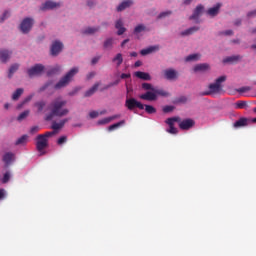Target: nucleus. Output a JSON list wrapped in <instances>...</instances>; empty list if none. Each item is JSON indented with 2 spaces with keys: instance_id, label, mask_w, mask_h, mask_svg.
<instances>
[{
  "instance_id": "f257e3e1",
  "label": "nucleus",
  "mask_w": 256,
  "mask_h": 256,
  "mask_svg": "<svg viewBox=\"0 0 256 256\" xmlns=\"http://www.w3.org/2000/svg\"><path fill=\"white\" fill-rule=\"evenodd\" d=\"M67 105V100L57 97L51 101L48 106L50 113L46 114L45 121H52L53 117H65L69 115V109L64 108Z\"/></svg>"
},
{
  "instance_id": "f03ea898",
  "label": "nucleus",
  "mask_w": 256,
  "mask_h": 256,
  "mask_svg": "<svg viewBox=\"0 0 256 256\" xmlns=\"http://www.w3.org/2000/svg\"><path fill=\"white\" fill-rule=\"evenodd\" d=\"M55 131L52 132H46L44 134H39L36 137V149L41 155H45V152L43 150L47 149L49 146V137H53L55 135Z\"/></svg>"
},
{
  "instance_id": "7ed1b4c3",
  "label": "nucleus",
  "mask_w": 256,
  "mask_h": 256,
  "mask_svg": "<svg viewBox=\"0 0 256 256\" xmlns=\"http://www.w3.org/2000/svg\"><path fill=\"white\" fill-rule=\"evenodd\" d=\"M227 81V76H220L215 80V83L209 84L208 91L202 92V96L207 95H217L220 91H223V85L221 83H225Z\"/></svg>"
},
{
  "instance_id": "20e7f679",
  "label": "nucleus",
  "mask_w": 256,
  "mask_h": 256,
  "mask_svg": "<svg viewBox=\"0 0 256 256\" xmlns=\"http://www.w3.org/2000/svg\"><path fill=\"white\" fill-rule=\"evenodd\" d=\"M139 97L143 101H157V97H171V93L163 89L155 88L154 92H145Z\"/></svg>"
},
{
  "instance_id": "39448f33",
  "label": "nucleus",
  "mask_w": 256,
  "mask_h": 256,
  "mask_svg": "<svg viewBox=\"0 0 256 256\" xmlns=\"http://www.w3.org/2000/svg\"><path fill=\"white\" fill-rule=\"evenodd\" d=\"M79 73V67H73L69 70V72L66 73L65 76H63L59 82L54 86L55 89H63V87H67L69 83L73 80V77H75Z\"/></svg>"
},
{
  "instance_id": "423d86ee",
  "label": "nucleus",
  "mask_w": 256,
  "mask_h": 256,
  "mask_svg": "<svg viewBox=\"0 0 256 256\" xmlns=\"http://www.w3.org/2000/svg\"><path fill=\"white\" fill-rule=\"evenodd\" d=\"M125 107L128 111H134L135 109H140V110L145 109V105L137 101V99L135 98H127L125 101Z\"/></svg>"
},
{
  "instance_id": "0eeeda50",
  "label": "nucleus",
  "mask_w": 256,
  "mask_h": 256,
  "mask_svg": "<svg viewBox=\"0 0 256 256\" xmlns=\"http://www.w3.org/2000/svg\"><path fill=\"white\" fill-rule=\"evenodd\" d=\"M34 23L35 20H33V18H24L20 24V31L25 34L29 33V31H31L33 28Z\"/></svg>"
},
{
  "instance_id": "6e6552de",
  "label": "nucleus",
  "mask_w": 256,
  "mask_h": 256,
  "mask_svg": "<svg viewBox=\"0 0 256 256\" xmlns=\"http://www.w3.org/2000/svg\"><path fill=\"white\" fill-rule=\"evenodd\" d=\"M43 71H45V66H43V64H35L27 70V74L29 77H37L41 75Z\"/></svg>"
},
{
  "instance_id": "1a4fd4ad",
  "label": "nucleus",
  "mask_w": 256,
  "mask_h": 256,
  "mask_svg": "<svg viewBox=\"0 0 256 256\" xmlns=\"http://www.w3.org/2000/svg\"><path fill=\"white\" fill-rule=\"evenodd\" d=\"M179 123V127L180 129H182V131H189V129H192V127L195 126V120L191 119V118H187L178 122Z\"/></svg>"
},
{
  "instance_id": "9d476101",
  "label": "nucleus",
  "mask_w": 256,
  "mask_h": 256,
  "mask_svg": "<svg viewBox=\"0 0 256 256\" xmlns=\"http://www.w3.org/2000/svg\"><path fill=\"white\" fill-rule=\"evenodd\" d=\"M61 51H63V43L58 40L54 41L50 48L51 55L57 57Z\"/></svg>"
},
{
  "instance_id": "9b49d317",
  "label": "nucleus",
  "mask_w": 256,
  "mask_h": 256,
  "mask_svg": "<svg viewBox=\"0 0 256 256\" xmlns=\"http://www.w3.org/2000/svg\"><path fill=\"white\" fill-rule=\"evenodd\" d=\"M164 77L168 81H174L175 79H177L179 77V72H177V70H175L173 68H169V69L164 70Z\"/></svg>"
},
{
  "instance_id": "f8f14e48",
  "label": "nucleus",
  "mask_w": 256,
  "mask_h": 256,
  "mask_svg": "<svg viewBox=\"0 0 256 256\" xmlns=\"http://www.w3.org/2000/svg\"><path fill=\"white\" fill-rule=\"evenodd\" d=\"M57 7H61V3L53 2V1H46L42 6L40 7L41 11H49L52 9H57Z\"/></svg>"
},
{
  "instance_id": "ddd939ff",
  "label": "nucleus",
  "mask_w": 256,
  "mask_h": 256,
  "mask_svg": "<svg viewBox=\"0 0 256 256\" xmlns=\"http://www.w3.org/2000/svg\"><path fill=\"white\" fill-rule=\"evenodd\" d=\"M250 124H251V119L242 117L233 124V127H235V129H239V127H247V125H250Z\"/></svg>"
},
{
  "instance_id": "4468645a",
  "label": "nucleus",
  "mask_w": 256,
  "mask_h": 256,
  "mask_svg": "<svg viewBox=\"0 0 256 256\" xmlns=\"http://www.w3.org/2000/svg\"><path fill=\"white\" fill-rule=\"evenodd\" d=\"M205 9V7H203V5H198L196 8H195V10H194V12H193V14L190 16V18H189V20L190 21H193V20H195V19H199V17L201 16V13H203V10Z\"/></svg>"
},
{
  "instance_id": "2eb2a0df",
  "label": "nucleus",
  "mask_w": 256,
  "mask_h": 256,
  "mask_svg": "<svg viewBox=\"0 0 256 256\" xmlns=\"http://www.w3.org/2000/svg\"><path fill=\"white\" fill-rule=\"evenodd\" d=\"M157 51H159V45L149 46V47L146 48V49H142V50L140 51V54H141L142 56L151 55V53H155V52H157Z\"/></svg>"
},
{
  "instance_id": "dca6fc26",
  "label": "nucleus",
  "mask_w": 256,
  "mask_h": 256,
  "mask_svg": "<svg viewBox=\"0 0 256 256\" xmlns=\"http://www.w3.org/2000/svg\"><path fill=\"white\" fill-rule=\"evenodd\" d=\"M219 9H221V3L216 4V6L207 10V15L210 17H217L219 15Z\"/></svg>"
},
{
  "instance_id": "f3484780",
  "label": "nucleus",
  "mask_w": 256,
  "mask_h": 256,
  "mask_svg": "<svg viewBox=\"0 0 256 256\" xmlns=\"http://www.w3.org/2000/svg\"><path fill=\"white\" fill-rule=\"evenodd\" d=\"M11 55H12L11 51L1 50L0 51V61H2V63H7V61H9V59H11Z\"/></svg>"
},
{
  "instance_id": "a211bd4d",
  "label": "nucleus",
  "mask_w": 256,
  "mask_h": 256,
  "mask_svg": "<svg viewBox=\"0 0 256 256\" xmlns=\"http://www.w3.org/2000/svg\"><path fill=\"white\" fill-rule=\"evenodd\" d=\"M67 121H69L68 118L61 120L59 123L54 122V123H52L51 129H53L54 132L59 131V129H63V127H65V123H67Z\"/></svg>"
},
{
  "instance_id": "6ab92c4d",
  "label": "nucleus",
  "mask_w": 256,
  "mask_h": 256,
  "mask_svg": "<svg viewBox=\"0 0 256 256\" xmlns=\"http://www.w3.org/2000/svg\"><path fill=\"white\" fill-rule=\"evenodd\" d=\"M134 75L138 79H142V81H151V75L147 72L137 71V72H135Z\"/></svg>"
},
{
  "instance_id": "aec40b11",
  "label": "nucleus",
  "mask_w": 256,
  "mask_h": 256,
  "mask_svg": "<svg viewBox=\"0 0 256 256\" xmlns=\"http://www.w3.org/2000/svg\"><path fill=\"white\" fill-rule=\"evenodd\" d=\"M115 29H118L117 35H123L127 29L123 26V20L119 19L115 23Z\"/></svg>"
},
{
  "instance_id": "412c9836",
  "label": "nucleus",
  "mask_w": 256,
  "mask_h": 256,
  "mask_svg": "<svg viewBox=\"0 0 256 256\" xmlns=\"http://www.w3.org/2000/svg\"><path fill=\"white\" fill-rule=\"evenodd\" d=\"M101 83L96 82L89 90H87L84 94V97H91L92 95H95V92L97 89H99V86Z\"/></svg>"
},
{
  "instance_id": "4be33fe9",
  "label": "nucleus",
  "mask_w": 256,
  "mask_h": 256,
  "mask_svg": "<svg viewBox=\"0 0 256 256\" xmlns=\"http://www.w3.org/2000/svg\"><path fill=\"white\" fill-rule=\"evenodd\" d=\"M241 55L228 56L223 59V63H237V61H241Z\"/></svg>"
},
{
  "instance_id": "5701e85b",
  "label": "nucleus",
  "mask_w": 256,
  "mask_h": 256,
  "mask_svg": "<svg viewBox=\"0 0 256 256\" xmlns=\"http://www.w3.org/2000/svg\"><path fill=\"white\" fill-rule=\"evenodd\" d=\"M130 5H133V1L132 0H124L117 7V11H125V9L129 8Z\"/></svg>"
},
{
  "instance_id": "b1692460",
  "label": "nucleus",
  "mask_w": 256,
  "mask_h": 256,
  "mask_svg": "<svg viewBox=\"0 0 256 256\" xmlns=\"http://www.w3.org/2000/svg\"><path fill=\"white\" fill-rule=\"evenodd\" d=\"M13 157H15V155L11 152L4 154L3 161L6 164V167H9V165H11V161H13Z\"/></svg>"
},
{
  "instance_id": "393cba45",
  "label": "nucleus",
  "mask_w": 256,
  "mask_h": 256,
  "mask_svg": "<svg viewBox=\"0 0 256 256\" xmlns=\"http://www.w3.org/2000/svg\"><path fill=\"white\" fill-rule=\"evenodd\" d=\"M197 31H199V26H193V27L188 28L187 30L181 32V35L183 37H185L187 35H193V33H197Z\"/></svg>"
},
{
  "instance_id": "a878e982",
  "label": "nucleus",
  "mask_w": 256,
  "mask_h": 256,
  "mask_svg": "<svg viewBox=\"0 0 256 256\" xmlns=\"http://www.w3.org/2000/svg\"><path fill=\"white\" fill-rule=\"evenodd\" d=\"M195 73H198L199 71H209V64L207 63H202V64H197L194 67Z\"/></svg>"
},
{
  "instance_id": "bb28decb",
  "label": "nucleus",
  "mask_w": 256,
  "mask_h": 256,
  "mask_svg": "<svg viewBox=\"0 0 256 256\" xmlns=\"http://www.w3.org/2000/svg\"><path fill=\"white\" fill-rule=\"evenodd\" d=\"M46 105H47V102H45L44 100H42V101L36 102V103L34 104V107L37 108L38 113H43V110L45 109Z\"/></svg>"
},
{
  "instance_id": "cd10ccee",
  "label": "nucleus",
  "mask_w": 256,
  "mask_h": 256,
  "mask_svg": "<svg viewBox=\"0 0 256 256\" xmlns=\"http://www.w3.org/2000/svg\"><path fill=\"white\" fill-rule=\"evenodd\" d=\"M113 63H116L117 67H121L122 63H123V54L122 53H118L113 59H112Z\"/></svg>"
},
{
  "instance_id": "c85d7f7f",
  "label": "nucleus",
  "mask_w": 256,
  "mask_h": 256,
  "mask_svg": "<svg viewBox=\"0 0 256 256\" xmlns=\"http://www.w3.org/2000/svg\"><path fill=\"white\" fill-rule=\"evenodd\" d=\"M142 89L147 91L146 93H154L155 86H153L151 83H142Z\"/></svg>"
},
{
  "instance_id": "c756f323",
  "label": "nucleus",
  "mask_w": 256,
  "mask_h": 256,
  "mask_svg": "<svg viewBox=\"0 0 256 256\" xmlns=\"http://www.w3.org/2000/svg\"><path fill=\"white\" fill-rule=\"evenodd\" d=\"M113 38H107L104 43H103V48L104 49H113V43H114Z\"/></svg>"
},
{
  "instance_id": "7c9ffc66",
  "label": "nucleus",
  "mask_w": 256,
  "mask_h": 256,
  "mask_svg": "<svg viewBox=\"0 0 256 256\" xmlns=\"http://www.w3.org/2000/svg\"><path fill=\"white\" fill-rule=\"evenodd\" d=\"M201 59V54H190L185 58V61L189 63L190 61H199Z\"/></svg>"
},
{
  "instance_id": "2f4dec72",
  "label": "nucleus",
  "mask_w": 256,
  "mask_h": 256,
  "mask_svg": "<svg viewBox=\"0 0 256 256\" xmlns=\"http://www.w3.org/2000/svg\"><path fill=\"white\" fill-rule=\"evenodd\" d=\"M19 70V64H13L9 68L8 77L11 79L13 77L14 73Z\"/></svg>"
},
{
  "instance_id": "473e14b6",
  "label": "nucleus",
  "mask_w": 256,
  "mask_h": 256,
  "mask_svg": "<svg viewBox=\"0 0 256 256\" xmlns=\"http://www.w3.org/2000/svg\"><path fill=\"white\" fill-rule=\"evenodd\" d=\"M143 31H147V26L144 24H138L135 28H134V33L136 35H138V33H143Z\"/></svg>"
},
{
  "instance_id": "72a5a7b5",
  "label": "nucleus",
  "mask_w": 256,
  "mask_h": 256,
  "mask_svg": "<svg viewBox=\"0 0 256 256\" xmlns=\"http://www.w3.org/2000/svg\"><path fill=\"white\" fill-rule=\"evenodd\" d=\"M181 121V118L179 117H172V118H168L166 120L167 125H169V127H173L174 123H179Z\"/></svg>"
},
{
  "instance_id": "f704fd0d",
  "label": "nucleus",
  "mask_w": 256,
  "mask_h": 256,
  "mask_svg": "<svg viewBox=\"0 0 256 256\" xmlns=\"http://www.w3.org/2000/svg\"><path fill=\"white\" fill-rule=\"evenodd\" d=\"M124 123H125V120L112 124L108 127V131H115V129H119V127L123 126Z\"/></svg>"
},
{
  "instance_id": "c9c22d12",
  "label": "nucleus",
  "mask_w": 256,
  "mask_h": 256,
  "mask_svg": "<svg viewBox=\"0 0 256 256\" xmlns=\"http://www.w3.org/2000/svg\"><path fill=\"white\" fill-rule=\"evenodd\" d=\"M23 95V88H18L12 95L13 101H17Z\"/></svg>"
},
{
  "instance_id": "e433bc0d",
  "label": "nucleus",
  "mask_w": 256,
  "mask_h": 256,
  "mask_svg": "<svg viewBox=\"0 0 256 256\" xmlns=\"http://www.w3.org/2000/svg\"><path fill=\"white\" fill-rule=\"evenodd\" d=\"M181 103H187V98L185 96H180L173 100L174 105H180Z\"/></svg>"
},
{
  "instance_id": "4c0bfd02",
  "label": "nucleus",
  "mask_w": 256,
  "mask_h": 256,
  "mask_svg": "<svg viewBox=\"0 0 256 256\" xmlns=\"http://www.w3.org/2000/svg\"><path fill=\"white\" fill-rule=\"evenodd\" d=\"M99 31V27L93 28V27H88L84 30L85 35H93L94 33H97Z\"/></svg>"
},
{
  "instance_id": "58836bf2",
  "label": "nucleus",
  "mask_w": 256,
  "mask_h": 256,
  "mask_svg": "<svg viewBox=\"0 0 256 256\" xmlns=\"http://www.w3.org/2000/svg\"><path fill=\"white\" fill-rule=\"evenodd\" d=\"M27 139L28 136L27 135H23L20 138L17 139L15 145H25V143H27Z\"/></svg>"
},
{
  "instance_id": "ea45409f",
  "label": "nucleus",
  "mask_w": 256,
  "mask_h": 256,
  "mask_svg": "<svg viewBox=\"0 0 256 256\" xmlns=\"http://www.w3.org/2000/svg\"><path fill=\"white\" fill-rule=\"evenodd\" d=\"M146 113L149 115H153V113H157V109L151 105H144Z\"/></svg>"
},
{
  "instance_id": "a19ab883",
  "label": "nucleus",
  "mask_w": 256,
  "mask_h": 256,
  "mask_svg": "<svg viewBox=\"0 0 256 256\" xmlns=\"http://www.w3.org/2000/svg\"><path fill=\"white\" fill-rule=\"evenodd\" d=\"M247 107V102L246 101H237L236 102V109H246Z\"/></svg>"
},
{
  "instance_id": "79ce46f5",
  "label": "nucleus",
  "mask_w": 256,
  "mask_h": 256,
  "mask_svg": "<svg viewBox=\"0 0 256 256\" xmlns=\"http://www.w3.org/2000/svg\"><path fill=\"white\" fill-rule=\"evenodd\" d=\"M109 123H111V118L110 117H106V118H103V119L99 120L97 122V125H107Z\"/></svg>"
},
{
  "instance_id": "37998d69",
  "label": "nucleus",
  "mask_w": 256,
  "mask_h": 256,
  "mask_svg": "<svg viewBox=\"0 0 256 256\" xmlns=\"http://www.w3.org/2000/svg\"><path fill=\"white\" fill-rule=\"evenodd\" d=\"M172 13L173 12L171 10L162 12L158 15V19H165V17H169V15H172Z\"/></svg>"
},
{
  "instance_id": "c03bdc74",
  "label": "nucleus",
  "mask_w": 256,
  "mask_h": 256,
  "mask_svg": "<svg viewBox=\"0 0 256 256\" xmlns=\"http://www.w3.org/2000/svg\"><path fill=\"white\" fill-rule=\"evenodd\" d=\"M175 111V106L166 105L163 107V113H171Z\"/></svg>"
},
{
  "instance_id": "a18cd8bd",
  "label": "nucleus",
  "mask_w": 256,
  "mask_h": 256,
  "mask_svg": "<svg viewBox=\"0 0 256 256\" xmlns=\"http://www.w3.org/2000/svg\"><path fill=\"white\" fill-rule=\"evenodd\" d=\"M26 117H29V110H26V111L22 112L18 116V121H23V119H26Z\"/></svg>"
},
{
  "instance_id": "49530a36",
  "label": "nucleus",
  "mask_w": 256,
  "mask_h": 256,
  "mask_svg": "<svg viewBox=\"0 0 256 256\" xmlns=\"http://www.w3.org/2000/svg\"><path fill=\"white\" fill-rule=\"evenodd\" d=\"M31 99H33V94L28 96V97H26L23 100V102L20 105H18V109H21V107H23V105H25L26 103H29V101H31Z\"/></svg>"
},
{
  "instance_id": "de8ad7c7",
  "label": "nucleus",
  "mask_w": 256,
  "mask_h": 256,
  "mask_svg": "<svg viewBox=\"0 0 256 256\" xmlns=\"http://www.w3.org/2000/svg\"><path fill=\"white\" fill-rule=\"evenodd\" d=\"M9 179H11V173L10 172H6L3 176L2 179V183H9Z\"/></svg>"
},
{
  "instance_id": "09e8293b",
  "label": "nucleus",
  "mask_w": 256,
  "mask_h": 256,
  "mask_svg": "<svg viewBox=\"0 0 256 256\" xmlns=\"http://www.w3.org/2000/svg\"><path fill=\"white\" fill-rule=\"evenodd\" d=\"M237 91H238V93H248V91H251V86L241 87Z\"/></svg>"
},
{
  "instance_id": "8fccbe9b",
  "label": "nucleus",
  "mask_w": 256,
  "mask_h": 256,
  "mask_svg": "<svg viewBox=\"0 0 256 256\" xmlns=\"http://www.w3.org/2000/svg\"><path fill=\"white\" fill-rule=\"evenodd\" d=\"M64 143H67V136H61V137L57 140V145H64Z\"/></svg>"
},
{
  "instance_id": "3c124183",
  "label": "nucleus",
  "mask_w": 256,
  "mask_h": 256,
  "mask_svg": "<svg viewBox=\"0 0 256 256\" xmlns=\"http://www.w3.org/2000/svg\"><path fill=\"white\" fill-rule=\"evenodd\" d=\"M167 133H170L171 135H177L178 131L177 128H175V126H169Z\"/></svg>"
},
{
  "instance_id": "603ef678",
  "label": "nucleus",
  "mask_w": 256,
  "mask_h": 256,
  "mask_svg": "<svg viewBox=\"0 0 256 256\" xmlns=\"http://www.w3.org/2000/svg\"><path fill=\"white\" fill-rule=\"evenodd\" d=\"M119 83H121V80H115L114 82H111L110 84H108L104 89H110V87H115L117 86Z\"/></svg>"
},
{
  "instance_id": "864d4df0",
  "label": "nucleus",
  "mask_w": 256,
  "mask_h": 256,
  "mask_svg": "<svg viewBox=\"0 0 256 256\" xmlns=\"http://www.w3.org/2000/svg\"><path fill=\"white\" fill-rule=\"evenodd\" d=\"M89 117H90V119H97V117H99V112H97V111H91V112L89 113Z\"/></svg>"
},
{
  "instance_id": "5fc2aeb1",
  "label": "nucleus",
  "mask_w": 256,
  "mask_h": 256,
  "mask_svg": "<svg viewBox=\"0 0 256 256\" xmlns=\"http://www.w3.org/2000/svg\"><path fill=\"white\" fill-rule=\"evenodd\" d=\"M7 17H9V11H5L3 13V17L0 18V23H3L5 21V19H7Z\"/></svg>"
},
{
  "instance_id": "6e6d98bb",
  "label": "nucleus",
  "mask_w": 256,
  "mask_h": 256,
  "mask_svg": "<svg viewBox=\"0 0 256 256\" xmlns=\"http://www.w3.org/2000/svg\"><path fill=\"white\" fill-rule=\"evenodd\" d=\"M39 132V126H33L31 129H30V133L35 134Z\"/></svg>"
},
{
  "instance_id": "4d7b16f0",
  "label": "nucleus",
  "mask_w": 256,
  "mask_h": 256,
  "mask_svg": "<svg viewBox=\"0 0 256 256\" xmlns=\"http://www.w3.org/2000/svg\"><path fill=\"white\" fill-rule=\"evenodd\" d=\"M115 119H121V114L110 116V121H115Z\"/></svg>"
},
{
  "instance_id": "13d9d810",
  "label": "nucleus",
  "mask_w": 256,
  "mask_h": 256,
  "mask_svg": "<svg viewBox=\"0 0 256 256\" xmlns=\"http://www.w3.org/2000/svg\"><path fill=\"white\" fill-rule=\"evenodd\" d=\"M101 59V57H94L91 61L92 65H96V63H99V60Z\"/></svg>"
},
{
  "instance_id": "bf43d9fd",
  "label": "nucleus",
  "mask_w": 256,
  "mask_h": 256,
  "mask_svg": "<svg viewBox=\"0 0 256 256\" xmlns=\"http://www.w3.org/2000/svg\"><path fill=\"white\" fill-rule=\"evenodd\" d=\"M120 78H121V79H129V78H131V74L122 73V74L120 75Z\"/></svg>"
},
{
  "instance_id": "052dcab7",
  "label": "nucleus",
  "mask_w": 256,
  "mask_h": 256,
  "mask_svg": "<svg viewBox=\"0 0 256 256\" xmlns=\"http://www.w3.org/2000/svg\"><path fill=\"white\" fill-rule=\"evenodd\" d=\"M93 77H95V72H90L88 75H87V79H93Z\"/></svg>"
},
{
  "instance_id": "680f3d73",
  "label": "nucleus",
  "mask_w": 256,
  "mask_h": 256,
  "mask_svg": "<svg viewBox=\"0 0 256 256\" xmlns=\"http://www.w3.org/2000/svg\"><path fill=\"white\" fill-rule=\"evenodd\" d=\"M141 65H143V62H141V60H138L135 62L134 67H141Z\"/></svg>"
},
{
  "instance_id": "e2e57ef3",
  "label": "nucleus",
  "mask_w": 256,
  "mask_h": 256,
  "mask_svg": "<svg viewBox=\"0 0 256 256\" xmlns=\"http://www.w3.org/2000/svg\"><path fill=\"white\" fill-rule=\"evenodd\" d=\"M87 5H88V7H95V2L88 0Z\"/></svg>"
},
{
  "instance_id": "0e129e2a",
  "label": "nucleus",
  "mask_w": 256,
  "mask_h": 256,
  "mask_svg": "<svg viewBox=\"0 0 256 256\" xmlns=\"http://www.w3.org/2000/svg\"><path fill=\"white\" fill-rule=\"evenodd\" d=\"M223 35H233V30H226L223 32Z\"/></svg>"
},
{
  "instance_id": "69168bd1",
  "label": "nucleus",
  "mask_w": 256,
  "mask_h": 256,
  "mask_svg": "<svg viewBox=\"0 0 256 256\" xmlns=\"http://www.w3.org/2000/svg\"><path fill=\"white\" fill-rule=\"evenodd\" d=\"M5 197V190L0 189V199H3Z\"/></svg>"
},
{
  "instance_id": "338daca9",
  "label": "nucleus",
  "mask_w": 256,
  "mask_h": 256,
  "mask_svg": "<svg viewBox=\"0 0 256 256\" xmlns=\"http://www.w3.org/2000/svg\"><path fill=\"white\" fill-rule=\"evenodd\" d=\"M127 43H129V39L123 40V42L121 43V47H125V45H127Z\"/></svg>"
},
{
  "instance_id": "774afa93",
  "label": "nucleus",
  "mask_w": 256,
  "mask_h": 256,
  "mask_svg": "<svg viewBox=\"0 0 256 256\" xmlns=\"http://www.w3.org/2000/svg\"><path fill=\"white\" fill-rule=\"evenodd\" d=\"M234 25H236L237 27H239V25H241V19H237V20L234 22Z\"/></svg>"
}]
</instances>
